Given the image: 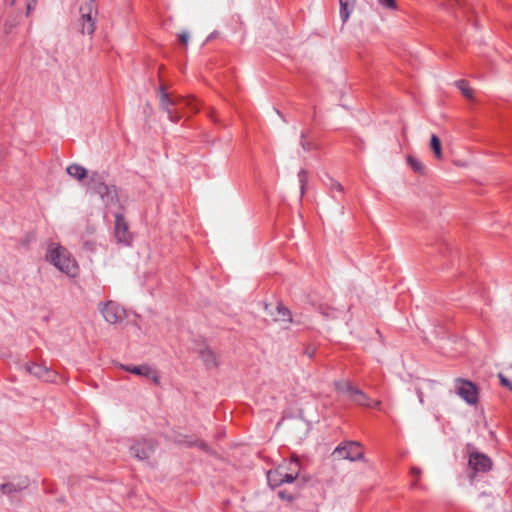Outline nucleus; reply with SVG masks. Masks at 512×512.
I'll return each instance as SVG.
<instances>
[{"instance_id":"nucleus-23","label":"nucleus","mask_w":512,"mask_h":512,"mask_svg":"<svg viewBox=\"0 0 512 512\" xmlns=\"http://www.w3.org/2000/svg\"><path fill=\"white\" fill-rule=\"evenodd\" d=\"M407 162L409 166L417 173H421L424 169L421 161L414 156H408Z\"/></svg>"},{"instance_id":"nucleus-38","label":"nucleus","mask_w":512,"mask_h":512,"mask_svg":"<svg viewBox=\"0 0 512 512\" xmlns=\"http://www.w3.org/2000/svg\"><path fill=\"white\" fill-rule=\"evenodd\" d=\"M33 3H36L37 0H31Z\"/></svg>"},{"instance_id":"nucleus-21","label":"nucleus","mask_w":512,"mask_h":512,"mask_svg":"<svg viewBox=\"0 0 512 512\" xmlns=\"http://www.w3.org/2000/svg\"><path fill=\"white\" fill-rule=\"evenodd\" d=\"M455 84L466 98H473V90L469 87L468 82L466 80H458L455 82Z\"/></svg>"},{"instance_id":"nucleus-12","label":"nucleus","mask_w":512,"mask_h":512,"mask_svg":"<svg viewBox=\"0 0 512 512\" xmlns=\"http://www.w3.org/2000/svg\"><path fill=\"white\" fill-rule=\"evenodd\" d=\"M268 483L272 487H278L284 483H292L293 477L288 476L285 473L283 466L278 467L275 470H270L267 474Z\"/></svg>"},{"instance_id":"nucleus-24","label":"nucleus","mask_w":512,"mask_h":512,"mask_svg":"<svg viewBox=\"0 0 512 512\" xmlns=\"http://www.w3.org/2000/svg\"><path fill=\"white\" fill-rule=\"evenodd\" d=\"M277 314L281 320H287L288 322L292 321L290 310L281 304L277 306Z\"/></svg>"},{"instance_id":"nucleus-4","label":"nucleus","mask_w":512,"mask_h":512,"mask_svg":"<svg viewBox=\"0 0 512 512\" xmlns=\"http://www.w3.org/2000/svg\"><path fill=\"white\" fill-rule=\"evenodd\" d=\"M335 389L338 393L346 395L348 399L360 406L378 407L380 402H371L367 394L360 388L354 386L348 380H338L334 383Z\"/></svg>"},{"instance_id":"nucleus-26","label":"nucleus","mask_w":512,"mask_h":512,"mask_svg":"<svg viewBox=\"0 0 512 512\" xmlns=\"http://www.w3.org/2000/svg\"><path fill=\"white\" fill-rule=\"evenodd\" d=\"M299 183H300V190H301V196L304 194L305 185L308 179L307 171L304 169H301L298 173Z\"/></svg>"},{"instance_id":"nucleus-13","label":"nucleus","mask_w":512,"mask_h":512,"mask_svg":"<svg viewBox=\"0 0 512 512\" xmlns=\"http://www.w3.org/2000/svg\"><path fill=\"white\" fill-rule=\"evenodd\" d=\"M27 371L45 382L53 381L55 377V373L52 370L36 363L27 365Z\"/></svg>"},{"instance_id":"nucleus-28","label":"nucleus","mask_w":512,"mask_h":512,"mask_svg":"<svg viewBox=\"0 0 512 512\" xmlns=\"http://www.w3.org/2000/svg\"><path fill=\"white\" fill-rule=\"evenodd\" d=\"M178 39H179V42L183 45V46H187L188 44V40H189V34L188 32H181L180 34H178Z\"/></svg>"},{"instance_id":"nucleus-34","label":"nucleus","mask_w":512,"mask_h":512,"mask_svg":"<svg viewBox=\"0 0 512 512\" xmlns=\"http://www.w3.org/2000/svg\"><path fill=\"white\" fill-rule=\"evenodd\" d=\"M35 3H33L31 0L27 2V15L34 9Z\"/></svg>"},{"instance_id":"nucleus-16","label":"nucleus","mask_w":512,"mask_h":512,"mask_svg":"<svg viewBox=\"0 0 512 512\" xmlns=\"http://www.w3.org/2000/svg\"><path fill=\"white\" fill-rule=\"evenodd\" d=\"M67 173L74 179L81 181L88 176V171L81 165L71 164L66 169Z\"/></svg>"},{"instance_id":"nucleus-18","label":"nucleus","mask_w":512,"mask_h":512,"mask_svg":"<svg viewBox=\"0 0 512 512\" xmlns=\"http://www.w3.org/2000/svg\"><path fill=\"white\" fill-rule=\"evenodd\" d=\"M340 4V18L343 22H346L353 10L355 0H339Z\"/></svg>"},{"instance_id":"nucleus-25","label":"nucleus","mask_w":512,"mask_h":512,"mask_svg":"<svg viewBox=\"0 0 512 512\" xmlns=\"http://www.w3.org/2000/svg\"><path fill=\"white\" fill-rule=\"evenodd\" d=\"M326 185L329 187V189L332 193H334V192L342 193L343 192V186L341 185V183H339L338 181H336L332 178H329V182L326 183Z\"/></svg>"},{"instance_id":"nucleus-9","label":"nucleus","mask_w":512,"mask_h":512,"mask_svg":"<svg viewBox=\"0 0 512 512\" xmlns=\"http://www.w3.org/2000/svg\"><path fill=\"white\" fill-rule=\"evenodd\" d=\"M156 444L153 440H135L129 447L131 455L138 460H147L154 453Z\"/></svg>"},{"instance_id":"nucleus-31","label":"nucleus","mask_w":512,"mask_h":512,"mask_svg":"<svg viewBox=\"0 0 512 512\" xmlns=\"http://www.w3.org/2000/svg\"><path fill=\"white\" fill-rule=\"evenodd\" d=\"M148 378L151 379L156 385L160 384L159 376L157 375V372L152 368H151L150 377H148Z\"/></svg>"},{"instance_id":"nucleus-20","label":"nucleus","mask_w":512,"mask_h":512,"mask_svg":"<svg viewBox=\"0 0 512 512\" xmlns=\"http://www.w3.org/2000/svg\"><path fill=\"white\" fill-rule=\"evenodd\" d=\"M300 145L305 151H311L315 148L314 143L310 140V130L306 129L301 132Z\"/></svg>"},{"instance_id":"nucleus-37","label":"nucleus","mask_w":512,"mask_h":512,"mask_svg":"<svg viewBox=\"0 0 512 512\" xmlns=\"http://www.w3.org/2000/svg\"><path fill=\"white\" fill-rule=\"evenodd\" d=\"M15 1H16V0H11V1H10V5H14Z\"/></svg>"},{"instance_id":"nucleus-19","label":"nucleus","mask_w":512,"mask_h":512,"mask_svg":"<svg viewBox=\"0 0 512 512\" xmlns=\"http://www.w3.org/2000/svg\"><path fill=\"white\" fill-rule=\"evenodd\" d=\"M285 473H287L288 476L293 477V482L297 479L299 473H300V463L297 457H292L290 461L288 462L287 467L285 468Z\"/></svg>"},{"instance_id":"nucleus-36","label":"nucleus","mask_w":512,"mask_h":512,"mask_svg":"<svg viewBox=\"0 0 512 512\" xmlns=\"http://www.w3.org/2000/svg\"><path fill=\"white\" fill-rule=\"evenodd\" d=\"M457 5L462 6V3L460 0H457Z\"/></svg>"},{"instance_id":"nucleus-2","label":"nucleus","mask_w":512,"mask_h":512,"mask_svg":"<svg viewBox=\"0 0 512 512\" xmlns=\"http://www.w3.org/2000/svg\"><path fill=\"white\" fill-rule=\"evenodd\" d=\"M46 259L70 277H74L78 273L76 261L72 258L70 252L58 243L51 242L48 245Z\"/></svg>"},{"instance_id":"nucleus-39","label":"nucleus","mask_w":512,"mask_h":512,"mask_svg":"<svg viewBox=\"0 0 512 512\" xmlns=\"http://www.w3.org/2000/svg\"><path fill=\"white\" fill-rule=\"evenodd\" d=\"M511 370H512V365H511Z\"/></svg>"},{"instance_id":"nucleus-3","label":"nucleus","mask_w":512,"mask_h":512,"mask_svg":"<svg viewBox=\"0 0 512 512\" xmlns=\"http://www.w3.org/2000/svg\"><path fill=\"white\" fill-rule=\"evenodd\" d=\"M88 187L100 196L106 206H111L119 202L116 186L106 184L103 176L97 172H93L90 175Z\"/></svg>"},{"instance_id":"nucleus-22","label":"nucleus","mask_w":512,"mask_h":512,"mask_svg":"<svg viewBox=\"0 0 512 512\" xmlns=\"http://www.w3.org/2000/svg\"><path fill=\"white\" fill-rule=\"evenodd\" d=\"M430 146H431V149L433 150L436 158L440 159L442 157V149H441V141L438 138V136H436L434 134L431 136Z\"/></svg>"},{"instance_id":"nucleus-17","label":"nucleus","mask_w":512,"mask_h":512,"mask_svg":"<svg viewBox=\"0 0 512 512\" xmlns=\"http://www.w3.org/2000/svg\"><path fill=\"white\" fill-rule=\"evenodd\" d=\"M121 368L124 369L125 371H128L132 374L139 376L150 377L151 374V367L148 365H121Z\"/></svg>"},{"instance_id":"nucleus-6","label":"nucleus","mask_w":512,"mask_h":512,"mask_svg":"<svg viewBox=\"0 0 512 512\" xmlns=\"http://www.w3.org/2000/svg\"><path fill=\"white\" fill-rule=\"evenodd\" d=\"M455 393L467 404L474 405L479 399V389L477 385L469 380L456 378L454 381Z\"/></svg>"},{"instance_id":"nucleus-11","label":"nucleus","mask_w":512,"mask_h":512,"mask_svg":"<svg viewBox=\"0 0 512 512\" xmlns=\"http://www.w3.org/2000/svg\"><path fill=\"white\" fill-rule=\"evenodd\" d=\"M468 464L476 472H486L491 469L492 462L485 454L474 452L470 454Z\"/></svg>"},{"instance_id":"nucleus-33","label":"nucleus","mask_w":512,"mask_h":512,"mask_svg":"<svg viewBox=\"0 0 512 512\" xmlns=\"http://www.w3.org/2000/svg\"><path fill=\"white\" fill-rule=\"evenodd\" d=\"M410 473L412 476L416 477V478H419L420 477V474H421V470L417 467H412L411 470H410Z\"/></svg>"},{"instance_id":"nucleus-32","label":"nucleus","mask_w":512,"mask_h":512,"mask_svg":"<svg viewBox=\"0 0 512 512\" xmlns=\"http://www.w3.org/2000/svg\"><path fill=\"white\" fill-rule=\"evenodd\" d=\"M315 348L312 347V346H308L306 349H305V354L309 357V358H312L314 355H315Z\"/></svg>"},{"instance_id":"nucleus-10","label":"nucleus","mask_w":512,"mask_h":512,"mask_svg":"<svg viewBox=\"0 0 512 512\" xmlns=\"http://www.w3.org/2000/svg\"><path fill=\"white\" fill-rule=\"evenodd\" d=\"M30 481L27 477H18L10 482L0 484V491L10 499L17 497V494L28 488Z\"/></svg>"},{"instance_id":"nucleus-29","label":"nucleus","mask_w":512,"mask_h":512,"mask_svg":"<svg viewBox=\"0 0 512 512\" xmlns=\"http://www.w3.org/2000/svg\"><path fill=\"white\" fill-rule=\"evenodd\" d=\"M498 377L502 385L512 390V382L509 379H507L502 373H499Z\"/></svg>"},{"instance_id":"nucleus-15","label":"nucleus","mask_w":512,"mask_h":512,"mask_svg":"<svg viewBox=\"0 0 512 512\" xmlns=\"http://www.w3.org/2000/svg\"><path fill=\"white\" fill-rule=\"evenodd\" d=\"M199 356L208 368H213L218 365L215 353L208 347L201 349Z\"/></svg>"},{"instance_id":"nucleus-8","label":"nucleus","mask_w":512,"mask_h":512,"mask_svg":"<svg viewBox=\"0 0 512 512\" xmlns=\"http://www.w3.org/2000/svg\"><path fill=\"white\" fill-rule=\"evenodd\" d=\"M99 310L105 321L110 324H117L125 318V310L115 301L101 303Z\"/></svg>"},{"instance_id":"nucleus-7","label":"nucleus","mask_w":512,"mask_h":512,"mask_svg":"<svg viewBox=\"0 0 512 512\" xmlns=\"http://www.w3.org/2000/svg\"><path fill=\"white\" fill-rule=\"evenodd\" d=\"M333 455L339 459L350 461L361 460L363 458V450L361 444L356 441H346L339 444L333 451Z\"/></svg>"},{"instance_id":"nucleus-27","label":"nucleus","mask_w":512,"mask_h":512,"mask_svg":"<svg viewBox=\"0 0 512 512\" xmlns=\"http://www.w3.org/2000/svg\"><path fill=\"white\" fill-rule=\"evenodd\" d=\"M278 496H279V498H281L283 500H287L289 502H291L294 499V496L285 490H280L278 492Z\"/></svg>"},{"instance_id":"nucleus-30","label":"nucleus","mask_w":512,"mask_h":512,"mask_svg":"<svg viewBox=\"0 0 512 512\" xmlns=\"http://www.w3.org/2000/svg\"><path fill=\"white\" fill-rule=\"evenodd\" d=\"M380 4L386 8L394 9L396 7L395 0H379Z\"/></svg>"},{"instance_id":"nucleus-14","label":"nucleus","mask_w":512,"mask_h":512,"mask_svg":"<svg viewBox=\"0 0 512 512\" xmlns=\"http://www.w3.org/2000/svg\"><path fill=\"white\" fill-rule=\"evenodd\" d=\"M115 236L121 243L128 242V225L119 213L115 215Z\"/></svg>"},{"instance_id":"nucleus-35","label":"nucleus","mask_w":512,"mask_h":512,"mask_svg":"<svg viewBox=\"0 0 512 512\" xmlns=\"http://www.w3.org/2000/svg\"><path fill=\"white\" fill-rule=\"evenodd\" d=\"M417 486L418 484L416 480L411 483V488H417Z\"/></svg>"},{"instance_id":"nucleus-1","label":"nucleus","mask_w":512,"mask_h":512,"mask_svg":"<svg viewBox=\"0 0 512 512\" xmlns=\"http://www.w3.org/2000/svg\"><path fill=\"white\" fill-rule=\"evenodd\" d=\"M160 107L168 115L171 122L177 123L183 117V109L189 108L193 113L198 111L195 100L184 97H172L163 87L160 88Z\"/></svg>"},{"instance_id":"nucleus-5","label":"nucleus","mask_w":512,"mask_h":512,"mask_svg":"<svg viewBox=\"0 0 512 512\" xmlns=\"http://www.w3.org/2000/svg\"><path fill=\"white\" fill-rule=\"evenodd\" d=\"M79 25L83 34L92 35L96 29L98 6L96 0H84L79 8Z\"/></svg>"}]
</instances>
